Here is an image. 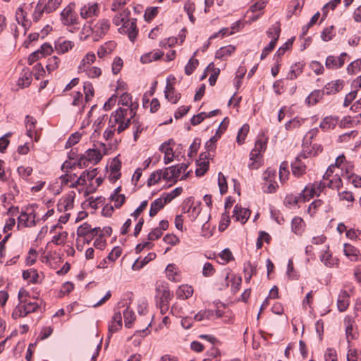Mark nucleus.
<instances>
[{"label": "nucleus", "mask_w": 361, "mask_h": 361, "mask_svg": "<svg viewBox=\"0 0 361 361\" xmlns=\"http://www.w3.org/2000/svg\"><path fill=\"white\" fill-rule=\"evenodd\" d=\"M156 304L169 305L173 298V293L169 290L167 283H163L156 287Z\"/></svg>", "instance_id": "nucleus-1"}, {"label": "nucleus", "mask_w": 361, "mask_h": 361, "mask_svg": "<svg viewBox=\"0 0 361 361\" xmlns=\"http://www.w3.org/2000/svg\"><path fill=\"white\" fill-rule=\"evenodd\" d=\"M40 305L35 302H29L28 304H18L13 310L11 317L13 319L20 317H25L31 312H35L39 308Z\"/></svg>", "instance_id": "nucleus-2"}, {"label": "nucleus", "mask_w": 361, "mask_h": 361, "mask_svg": "<svg viewBox=\"0 0 361 361\" xmlns=\"http://www.w3.org/2000/svg\"><path fill=\"white\" fill-rule=\"evenodd\" d=\"M74 3L69 4L61 13L62 23L65 25H72L78 23V16L73 12Z\"/></svg>", "instance_id": "nucleus-3"}, {"label": "nucleus", "mask_w": 361, "mask_h": 361, "mask_svg": "<svg viewBox=\"0 0 361 361\" xmlns=\"http://www.w3.org/2000/svg\"><path fill=\"white\" fill-rule=\"evenodd\" d=\"M310 145V142L304 138L302 144V151L300 152V156H302V158L306 159L311 156H317L323 150L322 145L314 144L312 146Z\"/></svg>", "instance_id": "nucleus-4"}, {"label": "nucleus", "mask_w": 361, "mask_h": 361, "mask_svg": "<svg viewBox=\"0 0 361 361\" xmlns=\"http://www.w3.org/2000/svg\"><path fill=\"white\" fill-rule=\"evenodd\" d=\"M183 204L184 206L183 209L184 210V212H191L190 216L192 220L196 219L201 212V202H198L196 205L193 206V197H189L184 200Z\"/></svg>", "instance_id": "nucleus-5"}, {"label": "nucleus", "mask_w": 361, "mask_h": 361, "mask_svg": "<svg viewBox=\"0 0 361 361\" xmlns=\"http://www.w3.org/2000/svg\"><path fill=\"white\" fill-rule=\"evenodd\" d=\"M343 323L345 327L346 338L348 342H350V340H353L356 338L357 327L355 319L352 316L347 315L344 318Z\"/></svg>", "instance_id": "nucleus-6"}, {"label": "nucleus", "mask_w": 361, "mask_h": 361, "mask_svg": "<svg viewBox=\"0 0 361 361\" xmlns=\"http://www.w3.org/2000/svg\"><path fill=\"white\" fill-rule=\"evenodd\" d=\"M170 78H172L173 80H176V78L173 75H170L167 78V83L165 87L164 90V96L166 99L171 102L173 104H176L178 100L181 97L180 93L175 94V88L169 82Z\"/></svg>", "instance_id": "nucleus-7"}, {"label": "nucleus", "mask_w": 361, "mask_h": 361, "mask_svg": "<svg viewBox=\"0 0 361 361\" xmlns=\"http://www.w3.org/2000/svg\"><path fill=\"white\" fill-rule=\"evenodd\" d=\"M344 84L343 80H333L325 85L322 90L324 95L336 94L343 88Z\"/></svg>", "instance_id": "nucleus-8"}, {"label": "nucleus", "mask_w": 361, "mask_h": 361, "mask_svg": "<svg viewBox=\"0 0 361 361\" xmlns=\"http://www.w3.org/2000/svg\"><path fill=\"white\" fill-rule=\"evenodd\" d=\"M250 214L251 212L250 209L243 208L241 205L238 204L235 205L233 217L235 218L236 221H240L242 224H244L247 222L250 218Z\"/></svg>", "instance_id": "nucleus-9"}, {"label": "nucleus", "mask_w": 361, "mask_h": 361, "mask_svg": "<svg viewBox=\"0 0 361 361\" xmlns=\"http://www.w3.org/2000/svg\"><path fill=\"white\" fill-rule=\"evenodd\" d=\"M121 34H127L129 39L134 42L138 34L137 27H133L130 25V20H126L124 24L118 28Z\"/></svg>", "instance_id": "nucleus-10"}, {"label": "nucleus", "mask_w": 361, "mask_h": 361, "mask_svg": "<svg viewBox=\"0 0 361 361\" xmlns=\"http://www.w3.org/2000/svg\"><path fill=\"white\" fill-rule=\"evenodd\" d=\"M85 154L84 161H85L87 166L89 162H93L94 164H97L103 157V154L97 149H88L86 150Z\"/></svg>", "instance_id": "nucleus-11"}, {"label": "nucleus", "mask_w": 361, "mask_h": 361, "mask_svg": "<svg viewBox=\"0 0 361 361\" xmlns=\"http://www.w3.org/2000/svg\"><path fill=\"white\" fill-rule=\"evenodd\" d=\"M316 195L315 187L312 186L310 189L306 186L304 190L299 194L298 196H296L293 198V203L298 204L299 202H306L310 200V198L313 197Z\"/></svg>", "instance_id": "nucleus-12"}, {"label": "nucleus", "mask_w": 361, "mask_h": 361, "mask_svg": "<svg viewBox=\"0 0 361 361\" xmlns=\"http://www.w3.org/2000/svg\"><path fill=\"white\" fill-rule=\"evenodd\" d=\"M122 327V317L120 312H115L112 317L111 324L109 325V335L108 340H109L111 335L116 332Z\"/></svg>", "instance_id": "nucleus-13"}, {"label": "nucleus", "mask_w": 361, "mask_h": 361, "mask_svg": "<svg viewBox=\"0 0 361 361\" xmlns=\"http://www.w3.org/2000/svg\"><path fill=\"white\" fill-rule=\"evenodd\" d=\"M300 157H302V156L299 154L290 165L292 173L296 177H300L306 172V166L301 161Z\"/></svg>", "instance_id": "nucleus-14"}, {"label": "nucleus", "mask_w": 361, "mask_h": 361, "mask_svg": "<svg viewBox=\"0 0 361 361\" xmlns=\"http://www.w3.org/2000/svg\"><path fill=\"white\" fill-rule=\"evenodd\" d=\"M61 39L62 38L60 37L54 42L55 49L59 54L68 52L74 46V43L73 42L69 40L61 41Z\"/></svg>", "instance_id": "nucleus-15"}, {"label": "nucleus", "mask_w": 361, "mask_h": 361, "mask_svg": "<svg viewBox=\"0 0 361 361\" xmlns=\"http://www.w3.org/2000/svg\"><path fill=\"white\" fill-rule=\"evenodd\" d=\"M99 13V6L97 3L93 4L85 5L80 9V16L82 18L87 19V18L93 16H97Z\"/></svg>", "instance_id": "nucleus-16"}, {"label": "nucleus", "mask_w": 361, "mask_h": 361, "mask_svg": "<svg viewBox=\"0 0 361 361\" xmlns=\"http://www.w3.org/2000/svg\"><path fill=\"white\" fill-rule=\"evenodd\" d=\"M324 95L322 90H313L305 99V103L308 106H314L317 104Z\"/></svg>", "instance_id": "nucleus-17"}, {"label": "nucleus", "mask_w": 361, "mask_h": 361, "mask_svg": "<svg viewBox=\"0 0 361 361\" xmlns=\"http://www.w3.org/2000/svg\"><path fill=\"white\" fill-rule=\"evenodd\" d=\"M157 257V255L154 252H149L147 254L146 257H145L142 259L140 260V258H137L133 264L132 265V269L133 270H140L146 264H147L149 262L154 260Z\"/></svg>", "instance_id": "nucleus-18"}, {"label": "nucleus", "mask_w": 361, "mask_h": 361, "mask_svg": "<svg viewBox=\"0 0 361 361\" xmlns=\"http://www.w3.org/2000/svg\"><path fill=\"white\" fill-rule=\"evenodd\" d=\"M281 24L279 22L275 23L267 31V35L269 37L271 38L270 42H274L276 44L281 34Z\"/></svg>", "instance_id": "nucleus-19"}, {"label": "nucleus", "mask_w": 361, "mask_h": 361, "mask_svg": "<svg viewBox=\"0 0 361 361\" xmlns=\"http://www.w3.org/2000/svg\"><path fill=\"white\" fill-rule=\"evenodd\" d=\"M85 154H81L76 162L71 163L68 161H64V163L61 165V171L73 169L75 166L79 167L80 169H82L87 167V164L85 161H84Z\"/></svg>", "instance_id": "nucleus-20"}, {"label": "nucleus", "mask_w": 361, "mask_h": 361, "mask_svg": "<svg viewBox=\"0 0 361 361\" xmlns=\"http://www.w3.org/2000/svg\"><path fill=\"white\" fill-rule=\"evenodd\" d=\"M338 118L337 116H326L319 124V128L323 130H327L330 128H334L338 123Z\"/></svg>", "instance_id": "nucleus-21"}, {"label": "nucleus", "mask_w": 361, "mask_h": 361, "mask_svg": "<svg viewBox=\"0 0 361 361\" xmlns=\"http://www.w3.org/2000/svg\"><path fill=\"white\" fill-rule=\"evenodd\" d=\"M344 255L348 257L351 261H357L360 252L359 250L354 247L353 245L345 243L344 244Z\"/></svg>", "instance_id": "nucleus-22"}, {"label": "nucleus", "mask_w": 361, "mask_h": 361, "mask_svg": "<svg viewBox=\"0 0 361 361\" xmlns=\"http://www.w3.org/2000/svg\"><path fill=\"white\" fill-rule=\"evenodd\" d=\"M193 294V288L187 284L179 286L176 291L177 298L185 300L190 298Z\"/></svg>", "instance_id": "nucleus-23"}, {"label": "nucleus", "mask_w": 361, "mask_h": 361, "mask_svg": "<svg viewBox=\"0 0 361 361\" xmlns=\"http://www.w3.org/2000/svg\"><path fill=\"white\" fill-rule=\"evenodd\" d=\"M305 222L300 216H295L291 221L292 231L296 235H301L304 231Z\"/></svg>", "instance_id": "nucleus-24"}, {"label": "nucleus", "mask_w": 361, "mask_h": 361, "mask_svg": "<svg viewBox=\"0 0 361 361\" xmlns=\"http://www.w3.org/2000/svg\"><path fill=\"white\" fill-rule=\"evenodd\" d=\"M164 56V51L158 50L155 52H149L142 55L140 61L142 63H148L160 59Z\"/></svg>", "instance_id": "nucleus-25"}, {"label": "nucleus", "mask_w": 361, "mask_h": 361, "mask_svg": "<svg viewBox=\"0 0 361 361\" xmlns=\"http://www.w3.org/2000/svg\"><path fill=\"white\" fill-rule=\"evenodd\" d=\"M305 63L302 62H297L291 66L290 73L288 75L287 79L295 80L296 79L303 71Z\"/></svg>", "instance_id": "nucleus-26"}, {"label": "nucleus", "mask_w": 361, "mask_h": 361, "mask_svg": "<svg viewBox=\"0 0 361 361\" xmlns=\"http://www.w3.org/2000/svg\"><path fill=\"white\" fill-rule=\"evenodd\" d=\"M165 204L166 203L163 201V199L161 197L154 200L151 203L149 215L151 217L154 216L155 215H157L159 210L164 207Z\"/></svg>", "instance_id": "nucleus-27"}, {"label": "nucleus", "mask_w": 361, "mask_h": 361, "mask_svg": "<svg viewBox=\"0 0 361 361\" xmlns=\"http://www.w3.org/2000/svg\"><path fill=\"white\" fill-rule=\"evenodd\" d=\"M295 40V37H292L288 39L282 46H281L276 54L274 56V59H279L281 60V58L284 55L286 51L291 49L293 42Z\"/></svg>", "instance_id": "nucleus-28"}, {"label": "nucleus", "mask_w": 361, "mask_h": 361, "mask_svg": "<svg viewBox=\"0 0 361 361\" xmlns=\"http://www.w3.org/2000/svg\"><path fill=\"white\" fill-rule=\"evenodd\" d=\"M121 191V186L117 187L114 192L110 196V200L111 201L118 202V199H121V201L118 203H115V207L116 208H120L122 207V205L125 203L126 201V197L123 194L118 193Z\"/></svg>", "instance_id": "nucleus-29"}, {"label": "nucleus", "mask_w": 361, "mask_h": 361, "mask_svg": "<svg viewBox=\"0 0 361 361\" xmlns=\"http://www.w3.org/2000/svg\"><path fill=\"white\" fill-rule=\"evenodd\" d=\"M235 50V47L233 45H228L219 49L215 54V58L223 59L225 56L231 55Z\"/></svg>", "instance_id": "nucleus-30"}, {"label": "nucleus", "mask_w": 361, "mask_h": 361, "mask_svg": "<svg viewBox=\"0 0 361 361\" xmlns=\"http://www.w3.org/2000/svg\"><path fill=\"white\" fill-rule=\"evenodd\" d=\"M321 261L324 263L326 267H338L339 261L338 259L332 258L331 254L329 252V251H325L324 254L321 256Z\"/></svg>", "instance_id": "nucleus-31"}, {"label": "nucleus", "mask_w": 361, "mask_h": 361, "mask_svg": "<svg viewBox=\"0 0 361 361\" xmlns=\"http://www.w3.org/2000/svg\"><path fill=\"white\" fill-rule=\"evenodd\" d=\"M75 196V192L71 191L66 197L59 201L63 203V209L69 210L73 208Z\"/></svg>", "instance_id": "nucleus-32"}, {"label": "nucleus", "mask_w": 361, "mask_h": 361, "mask_svg": "<svg viewBox=\"0 0 361 361\" xmlns=\"http://www.w3.org/2000/svg\"><path fill=\"white\" fill-rule=\"evenodd\" d=\"M23 278L29 280L30 283L35 284L38 282L39 274L36 269L25 270L23 271Z\"/></svg>", "instance_id": "nucleus-33"}, {"label": "nucleus", "mask_w": 361, "mask_h": 361, "mask_svg": "<svg viewBox=\"0 0 361 361\" xmlns=\"http://www.w3.org/2000/svg\"><path fill=\"white\" fill-rule=\"evenodd\" d=\"M197 51L193 54V56L189 59L188 63L185 67V73L187 75H190L195 70V68L199 65V61L196 59H194L196 55Z\"/></svg>", "instance_id": "nucleus-34"}, {"label": "nucleus", "mask_w": 361, "mask_h": 361, "mask_svg": "<svg viewBox=\"0 0 361 361\" xmlns=\"http://www.w3.org/2000/svg\"><path fill=\"white\" fill-rule=\"evenodd\" d=\"M32 73L30 71H26L23 75L19 78L18 81V86L21 87H28L32 82Z\"/></svg>", "instance_id": "nucleus-35"}, {"label": "nucleus", "mask_w": 361, "mask_h": 361, "mask_svg": "<svg viewBox=\"0 0 361 361\" xmlns=\"http://www.w3.org/2000/svg\"><path fill=\"white\" fill-rule=\"evenodd\" d=\"M95 59H96V56L94 53H92V52L87 53L85 55V56L82 59L80 64L78 67L79 69L81 71L82 70L86 71V69H85L86 65L89 66V65L93 63L94 62Z\"/></svg>", "instance_id": "nucleus-36"}, {"label": "nucleus", "mask_w": 361, "mask_h": 361, "mask_svg": "<svg viewBox=\"0 0 361 361\" xmlns=\"http://www.w3.org/2000/svg\"><path fill=\"white\" fill-rule=\"evenodd\" d=\"M123 317L125 322V326L127 328H130L133 322L135 319V315L133 310H130L128 307H127L123 312Z\"/></svg>", "instance_id": "nucleus-37"}, {"label": "nucleus", "mask_w": 361, "mask_h": 361, "mask_svg": "<svg viewBox=\"0 0 361 361\" xmlns=\"http://www.w3.org/2000/svg\"><path fill=\"white\" fill-rule=\"evenodd\" d=\"M161 174L162 169H158L152 172L147 181V186L151 187L152 185L158 183L161 179Z\"/></svg>", "instance_id": "nucleus-38"}, {"label": "nucleus", "mask_w": 361, "mask_h": 361, "mask_svg": "<svg viewBox=\"0 0 361 361\" xmlns=\"http://www.w3.org/2000/svg\"><path fill=\"white\" fill-rule=\"evenodd\" d=\"M159 13V7H148L146 8L144 14V19L146 22H151Z\"/></svg>", "instance_id": "nucleus-39"}, {"label": "nucleus", "mask_w": 361, "mask_h": 361, "mask_svg": "<svg viewBox=\"0 0 361 361\" xmlns=\"http://www.w3.org/2000/svg\"><path fill=\"white\" fill-rule=\"evenodd\" d=\"M128 110L126 109H123L119 107L117 110L111 113V117L114 118V123H121V121H123L125 117L127 115Z\"/></svg>", "instance_id": "nucleus-40"}, {"label": "nucleus", "mask_w": 361, "mask_h": 361, "mask_svg": "<svg viewBox=\"0 0 361 361\" xmlns=\"http://www.w3.org/2000/svg\"><path fill=\"white\" fill-rule=\"evenodd\" d=\"M250 126L248 124L245 123L238 130V135L236 137V141L238 143V145H242L245 137L249 132Z\"/></svg>", "instance_id": "nucleus-41"}, {"label": "nucleus", "mask_w": 361, "mask_h": 361, "mask_svg": "<svg viewBox=\"0 0 361 361\" xmlns=\"http://www.w3.org/2000/svg\"><path fill=\"white\" fill-rule=\"evenodd\" d=\"M345 293V295H339L338 298V301H337V307H338V310L340 311V312H344L345 311L348 307V305H349V302H348V295H346V292L345 291L344 292Z\"/></svg>", "instance_id": "nucleus-42"}, {"label": "nucleus", "mask_w": 361, "mask_h": 361, "mask_svg": "<svg viewBox=\"0 0 361 361\" xmlns=\"http://www.w3.org/2000/svg\"><path fill=\"white\" fill-rule=\"evenodd\" d=\"M183 192L182 187H177L174 190H173L171 192L169 193H164V195H165V197L164 198L163 201L167 204L170 202L172 200L180 195Z\"/></svg>", "instance_id": "nucleus-43"}, {"label": "nucleus", "mask_w": 361, "mask_h": 361, "mask_svg": "<svg viewBox=\"0 0 361 361\" xmlns=\"http://www.w3.org/2000/svg\"><path fill=\"white\" fill-rule=\"evenodd\" d=\"M289 175L288 171V163L286 161H284L281 163L279 167V178L281 182L286 181L288 179V176Z\"/></svg>", "instance_id": "nucleus-44"}, {"label": "nucleus", "mask_w": 361, "mask_h": 361, "mask_svg": "<svg viewBox=\"0 0 361 361\" xmlns=\"http://www.w3.org/2000/svg\"><path fill=\"white\" fill-rule=\"evenodd\" d=\"M83 90L85 93V102H88L94 94L92 84L90 82H85L83 85Z\"/></svg>", "instance_id": "nucleus-45"}, {"label": "nucleus", "mask_w": 361, "mask_h": 361, "mask_svg": "<svg viewBox=\"0 0 361 361\" xmlns=\"http://www.w3.org/2000/svg\"><path fill=\"white\" fill-rule=\"evenodd\" d=\"M229 123V119L228 117H225L224 120L220 123L218 129L216 131L215 135L213 136V137H216V140H219L221 135L224 133V131L226 130Z\"/></svg>", "instance_id": "nucleus-46"}, {"label": "nucleus", "mask_w": 361, "mask_h": 361, "mask_svg": "<svg viewBox=\"0 0 361 361\" xmlns=\"http://www.w3.org/2000/svg\"><path fill=\"white\" fill-rule=\"evenodd\" d=\"M219 255L220 258L221 259V260L223 261L221 262V264H223L228 263L231 261L234 260V257L229 248L224 249L221 252V253H219Z\"/></svg>", "instance_id": "nucleus-47"}, {"label": "nucleus", "mask_w": 361, "mask_h": 361, "mask_svg": "<svg viewBox=\"0 0 361 361\" xmlns=\"http://www.w3.org/2000/svg\"><path fill=\"white\" fill-rule=\"evenodd\" d=\"M59 63H60V59L56 56H54L48 59L47 64L46 66L47 71L49 73H51V71L58 68Z\"/></svg>", "instance_id": "nucleus-48"}, {"label": "nucleus", "mask_w": 361, "mask_h": 361, "mask_svg": "<svg viewBox=\"0 0 361 361\" xmlns=\"http://www.w3.org/2000/svg\"><path fill=\"white\" fill-rule=\"evenodd\" d=\"M324 202L320 199L314 200L308 207L307 212L312 217L317 213L318 209L323 204Z\"/></svg>", "instance_id": "nucleus-49"}, {"label": "nucleus", "mask_w": 361, "mask_h": 361, "mask_svg": "<svg viewBox=\"0 0 361 361\" xmlns=\"http://www.w3.org/2000/svg\"><path fill=\"white\" fill-rule=\"evenodd\" d=\"M218 185L219 187V191L221 195L227 192L228 185L225 176L221 172L218 174Z\"/></svg>", "instance_id": "nucleus-50"}, {"label": "nucleus", "mask_w": 361, "mask_h": 361, "mask_svg": "<svg viewBox=\"0 0 361 361\" xmlns=\"http://www.w3.org/2000/svg\"><path fill=\"white\" fill-rule=\"evenodd\" d=\"M196 162L197 164L200 166V168L195 170V175L198 177L204 176V173L209 170V161H204L200 163L199 160H197Z\"/></svg>", "instance_id": "nucleus-51"}, {"label": "nucleus", "mask_w": 361, "mask_h": 361, "mask_svg": "<svg viewBox=\"0 0 361 361\" xmlns=\"http://www.w3.org/2000/svg\"><path fill=\"white\" fill-rule=\"evenodd\" d=\"M91 225L87 222L81 224L77 229V235L78 237H85L90 233Z\"/></svg>", "instance_id": "nucleus-52"}, {"label": "nucleus", "mask_w": 361, "mask_h": 361, "mask_svg": "<svg viewBox=\"0 0 361 361\" xmlns=\"http://www.w3.org/2000/svg\"><path fill=\"white\" fill-rule=\"evenodd\" d=\"M81 134L78 132L71 134L66 142L65 147L66 149L71 147L72 146L79 142Z\"/></svg>", "instance_id": "nucleus-53"}, {"label": "nucleus", "mask_w": 361, "mask_h": 361, "mask_svg": "<svg viewBox=\"0 0 361 361\" xmlns=\"http://www.w3.org/2000/svg\"><path fill=\"white\" fill-rule=\"evenodd\" d=\"M61 0H49L47 4L44 6L46 13H50L55 11L61 4Z\"/></svg>", "instance_id": "nucleus-54"}, {"label": "nucleus", "mask_w": 361, "mask_h": 361, "mask_svg": "<svg viewBox=\"0 0 361 361\" xmlns=\"http://www.w3.org/2000/svg\"><path fill=\"white\" fill-rule=\"evenodd\" d=\"M201 145V139L199 137H195L192 142V143L190 146V152L188 154V156L190 157H193L194 154H196L198 149L200 148Z\"/></svg>", "instance_id": "nucleus-55"}, {"label": "nucleus", "mask_w": 361, "mask_h": 361, "mask_svg": "<svg viewBox=\"0 0 361 361\" xmlns=\"http://www.w3.org/2000/svg\"><path fill=\"white\" fill-rule=\"evenodd\" d=\"M176 267L174 264H169L166 268V274L168 279L172 281H176V276L177 273L176 271Z\"/></svg>", "instance_id": "nucleus-56"}, {"label": "nucleus", "mask_w": 361, "mask_h": 361, "mask_svg": "<svg viewBox=\"0 0 361 361\" xmlns=\"http://www.w3.org/2000/svg\"><path fill=\"white\" fill-rule=\"evenodd\" d=\"M11 135L12 133L8 132L0 137V152L1 153H4L7 149L10 143L8 137H11Z\"/></svg>", "instance_id": "nucleus-57"}, {"label": "nucleus", "mask_w": 361, "mask_h": 361, "mask_svg": "<svg viewBox=\"0 0 361 361\" xmlns=\"http://www.w3.org/2000/svg\"><path fill=\"white\" fill-rule=\"evenodd\" d=\"M122 253V248L119 246H116L113 248L111 252L108 255L106 258L112 262H114L121 255Z\"/></svg>", "instance_id": "nucleus-58"}, {"label": "nucleus", "mask_w": 361, "mask_h": 361, "mask_svg": "<svg viewBox=\"0 0 361 361\" xmlns=\"http://www.w3.org/2000/svg\"><path fill=\"white\" fill-rule=\"evenodd\" d=\"M361 70V59L351 62L347 67V72L353 74L355 71Z\"/></svg>", "instance_id": "nucleus-59"}, {"label": "nucleus", "mask_w": 361, "mask_h": 361, "mask_svg": "<svg viewBox=\"0 0 361 361\" xmlns=\"http://www.w3.org/2000/svg\"><path fill=\"white\" fill-rule=\"evenodd\" d=\"M33 75L36 80H39L42 77L45 75V70L44 69L43 66L40 63H37L33 67Z\"/></svg>", "instance_id": "nucleus-60"}, {"label": "nucleus", "mask_w": 361, "mask_h": 361, "mask_svg": "<svg viewBox=\"0 0 361 361\" xmlns=\"http://www.w3.org/2000/svg\"><path fill=\"white\" fill-rule=\"evenodd\" d=\"M123 60L121 57L116 56L112 63V73L114 75L118 74L123 67Z\"/></svg>", "instance_id": "nucleus-61"}, {"label": "nucleus", "mask_w": 361, "mask_h": 361, "mask_svg": "<svg viewBox=\"0 0 361 361\" xmlns=\"http://www.w3.org/2000/svg\"><path fill=\"white\" fill-rule=\"evenodd\" d=\"M121 161L118 159V156L114 157L112 160V162L110 165V171L112 173H120V170L121 169Z\"/></svg>", "instance_id": "nucleus-62"}, {"label": "nucleus", "mask_w": 361, "mask_h": 361, "mask_svg": "<svg viewBox=\"0 0 361 361\" xmlns=\"http://www.w3.org/2000/svg\"><path fill=\"white\" fill-rule=\"evenodd\" d=\"M37 50L40 51L41 56L44 57L48 55H51V54L54 51L51 45L48 42L44 43Z\"/></svg>", "instance_id": "nucleus-63"}, {"label": "nucleus", "mask_w": 361, "mask_h": 361, "mask_svg": "<svg viewBox=\"0 0 361 361\" xmlns=\"http://www.w3.org/2000/svg\"><path fill=\"white\" fill-rule=\"evenodd\" d=\"M325 361H337L336 350L331 348H328L324 353Z\"/></svg>", "instance_id": "nucleus-64"}]
</instances>
